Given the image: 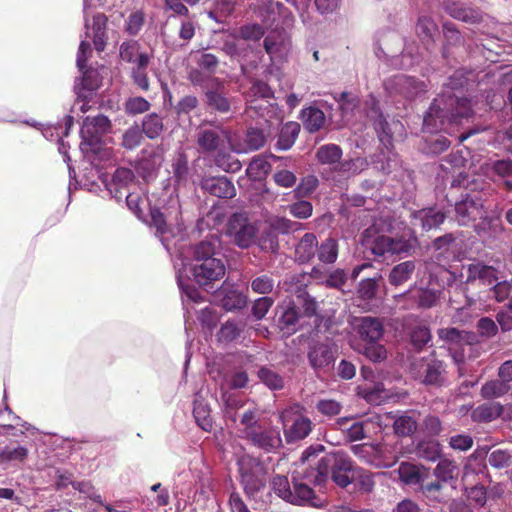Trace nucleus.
Returning <instances> with one entry per match:
<instances>
[{
	"label": "nucleus",
	"mask_w": 512,
	"mask_h": 512,
	"mask_svg": "<svg viewBox=\"0 0 512 512\" xmlns=\"http://www.w3.org/2000/svg\"><path fill=\"white\" fill-rule=\"evenodd\" d=\"M340 487H347L354 480V469L351 459L343 452L329 453L322 457L306 478L322 487L329 479Z\"/></svg>",
	"instance_id": "nucleus-1"
},
{
	"label": "nucleus",
	"mask_w": 512,
	"mask_h": 512,
	"mask_svg": "<svg viewBox=\"0 0 512 512\" xmlns=\"http://www.w3.org/2000/svg\"><path fill=\"white\" fill-rule=\"evenodd\" d=\"M216 240H205L194 248V257L189 271L199 285H208L225 275L226 268L221 259L214 257Z\"/></svg>",
	"instance_id": "nucleus-2"
},
{
	"label": "nucleus",
	"mask_w": 512,
	"mask_h": 512,
	"mask_svg": "<svg viewBox=\"0 0 512 512\" xmlns=\"http://www.w3.org/2000/svg\"><path fill=\"white\" fill-rule=\"evenodd\" d=\"M415 239H393L381 234L373 224L363 233L362 244L369 249L374 255L383 256L385 254H401L408 252L413 246Z\"/></svg>",
	"instance_id": "nucleus-3"
},
{
	"label": "nucleus",
	"mask_w": 512,
	"mask_h": 512,
	"mask_svg": "<svg viewBox=\"0 0 512 512\" xmlns=\"http://www.w3.org/2000/svg\"><path fill=\"white\" fill-rule=\"evenodd\" d=\"M241 483L248 495H254L265 485V468L256 459L249 455H243L239 461Z\"/></svg>",
	"instance_id": "nucleus-4"
},
{
	"label": "nucleus",
	"mask_w": 512,
	"mask_h": 512,
	"mask_svg": "<svg viewBox=\"0 0 512 512\" xmlns=\"http://www.w3.org/2000/svg\"><path fill=\"white\" fill-rule=\"evenodd\" d=\"M281 420L284 435L288 442L301 440L311 432V421L302 414V408L299 405L284 410L281 414Z\"/></svg>",
	"instance_id": "nucleus-5"
},
{
	"label": "nucleus",
	"mask_w": 512,
	"mask_h": 512,
	"mask_svg": "<svg viewBox=\"0 0 512 512\" xmlns=\"http://www.w3.org/2000/svg\"><path fill=\"white\" fill-rule=\"evenodd\" d=\"M258 228L243 214H234L228 221L226 235L237 246L247 248L254 243Z\"/></svg>",
	"instance_id": "nucleus-6"
},
{
	"label": "nucleus",
	"mask_w": 512,
	"mask_h": 512,
	"mask_svg": "<svg viewBox=\"0 0 512 512\" xmlns=\"http://www.w3.org/2000/svg\"><path fill=\"white\" fill-rule=\"evenodd\" d=\"M456 219L460 225H467L476 219L484 217L483 203L476 196H466L455 205Z\"/></svg>",
	"instance_id": "nucleus-7"
},
{
	"label": "nucleus",
	"mask_w": 512,
	"mask_h": 512,
	"mask_svg": "<svg viewBox=\"0 0 512 512\" xmlns=\"http://www.w3.org/2000/svg\"><path fill=\"white\" fill-rule=\"evenodd\" d=\"M230 151L235 153H247L252 150H258L264 146L266 138L262 131L258 129H249L246 133L244 143L238 142L235 135L223 133Z\"/></svg>",
	"instance_id": "nucleus-8"
},
{
	"label": "nucleus",
	"mask_w": 512,
	"mask_h": 512,
	"mask_svg": "<svg viewBox=\"0 0 512 512\" xmlns=\"http://www.w3.org/2000/svg\"><path fill=\"white\" fill-rule=\"evenodd\" d=\"M466 273L467 284L479 280L483 285L492 287L496 281L503 278L499 267L485 265L481 262L469 264Z\"/></svg>",
	"instance_id": "nucleus-9"
},
{
	"label": "nucleus",
	"mask_w": 512,
	"mask_h": 512,
	"mask_svg": "<svg viewBox=\"0 0 512 512\" xmlns=\"http://www.w3.org/2000/svg\"><path fill=\"white\" fill-rule=\"evenodd\" d=\"M110 121L106 116L99 115L95 118H86L81 128L83 144L94 147L100 141L101 135L109 131Z\"/></svg>",
	"instance_id": "nucleus-10"
},
{
	"label": "nucleus",
	"mask_w": 512,
	"mask_h": 512,
	"mask_svg": "<svg viewBox=\"0 0 512 512\" xmlns=\"http://www.w3.org/2000/svg\"><path fill=\"white\" fill-rule=\"evenodd\" d=\"M443 9L447 14L457 20L467 23H477L482 20V14L461 1L446 0L443 2Z\"/></svg>",
	"instance_id": "nucleus-11"
},
{
	"label": "nucleus",
	"mask_w": 512,
	"mask_h": 512,
	"mask_svg": "<svg viewBox=\"0 0 512 512\" xmlns=\"http://www.w3.org/2000/svg\"><path fill=\"white\" fill-rule=\"evenodd\" d=\"M311 473V469L307 471L302 472V481H299L297 479L294 480V502L296 504H309L312 506H321V500H319L313 491V489L310 487V484L315 485L313 482H310L306 475Z\"/></svg>",
	"instance_id": "nucleus-12"
},
{
	"label": "nucleus",
	"mask_w": 512,
	"mask_h": 512,
	"mask_svg": "<svg viewBox=\"0 0 512 512\" xmlns=\"http://www.w3.org/2000/svg\"><path fill=\"white\" fill-rule=\"evenodd\" d=\"M206 192L219 198H231L235 195V187L226 177H207L201 182Z\"/></svg>",
	"instance_id": "nucleus-13"
},
{
	"label": "nucleus",
	"mask_w": 512,
	"mask_h": 512,
	"mask_svg": "<svg viewBox=\"0 0 512 512\" xmlns=\"http://www.w3.org/2000/svg\"><path fill=\"white\" fill-rule=\"evenodd\" d=\"M172 209H165L162 211L158 208H152L150 211L151 222L157 229V232L164 234L168 231V227L177 223L179 216V205L174 203Z\"/></svg>",
	"instance_id": "nucleus-14"
},
{
	"label": "nucleus",
	"mask_w": 512,
	"mask_h": 512,
	"mask_svg": "<svg viewBox=\"0 0 512 512\" xmlns=\"http://www.w3.org/2000/svg\"><path fill=\"white\" fill-rule=\"evenodd\" d=\"M445 214L434 208L419 210L413 214V226H420L423 230H431L443 223Z\"/></svg>",
	"instance_id": "nucleus-15"
},
{
	"label": "nucleus",
	"mask_w": 512,
	"mask_h": 512,
	"mask_svg": "<svg viewBox=\"0 0 512 512\" xmlns=\"http://www.w3.org/2000/svg\"><path fill=\"white\" fill-rule=\"evenodd\" d=\"M408 296L414 299L417 306L420 308H431L439 299V293L435 290L411 288L406 293L395 296V300L398 304H400V301Z\"/></svg>",
	"instance_id": "nucleus-16"
},
{
	"label": "nucleus",
	"mask_w": 512,
	"mask_h": 512,
	"mask_svg": "<svg viewBox=\"0 0 512 512\" xmlns=\"http://www.w3.org/2000/svg\"><path fill=\"white\" fill-rule=\"evenodd\" d=\"M223 133L228 132H218L214 129H201L198 133V144L205 151L228 148L227 140Z\"/></svg>",
	"instance_id": "nucleus-17"
},
{
	"label": "nucleus",
	"mask_w": 512,
	"mask_h": 512,
	"mask_svg": "<svg viewBox=\"0 0 512 512\" xmlns=\"http://www.w3.org/2000/svg\"><path fill=\"white\" fill-rule=\"evenodd\" d=\"M357 322V331L362 339L368 342H376L382 337L383 326L378 319L362 317Z\"/></svg>",
	"instance_id": "nucleus-18"
},
{
	"label": "nucleus",
	"mask_w": 512,
	"mask_h": 512,
	"mask_svg": "<svg viewBox=\"0 0 512 512\" xmlns=\"http://www.w3.org/2000/svg\"><path fill=\"white\" fill-rule=\"evenodd\" d=\"M445 112L439 100H435L427 111L423 125L428 132H434L444 125Z\"/></svg>",
	"instance_id": "nucleus-19"
},
{
	"label": "nucleus",
	"mask_w": 512,
	"mask_h": 512,
	"mask_svg": "<svg viewBox=\"0 0 512 512\" xmlns=\"http://www.w3.org/2000/svg\"><path fill=\"white\" fill-rule=\"evenodd\" d=\"M504 412V406L497 402L486 403L472 411V419L477 422H489L500 417Z\"/></svg>",
	"instance_id": "nucleus-20"
},
{
	"label": "nucleus",
	"mask_w": 512,
	"mask_h": 512,
	"mask_svg": "<svg viewBox=\"0 0 512 512\" xmlns=\"http://www.w3.org/2000/svg\"><path fill=\"white\" fill-rule=\"evenodd\" d=\"M376 460L379 464H376L378 468H389L397 463L399 460V453L395 445L388 443L376 444Z\"/></svg>",
	"instance_id": "nucleus-21"
},
{
	"label": "nucleus",
	"mask_w": 512,
	"mask_h": 512,
	"mask_svg": "<svg viewBox=\"0 0 512 512\" xmlns=\"http://www.w3.org/2000/svg\"><path fill=\"white\" fill-rule=\"evenodd\" d=\"M317 244V238L314 234H305L296 246V258L302 263L310 261L315 255Z\"/></svg>",
	"instance_id": "nucleus-22"
},
{
	"label": "nucleus",
	"mask_w": 512,
	"mask_h": 512,
	"mask_svg": "<svg viewBox=\"0 0 512 512\" xmlns=\"http://www.w3.org/2000/svg\"><path fill=\"white\" fill-rule=\"evenodd\" d=\"M28 449L25 446L11 442L0 447V463L24 462L28 457Z\"/></svg>",
	"instance_id": "nucleus-23"
},
{
	"label": "nucleus",
	"mask_w": 512,
	"mask_h": 512,
	"mask_svg": "<svg viewBox=\"0 0 512 512\" xmlns=\"http://www.w3.org/2000/svg\"><path fill=\"white\" fill-rule=\"evenodd\" d=\"M415 271L413 261H405L394 266L388 276L389 283L393 286H400L406 283Z\"/></svg>",
	"instance_id": "nucleus-24"
},
{
	"label": "nucleus",
	"mask_w": 512,
	"mask_h": 512,
	"mask_svg": "<svg viewBox=\"0 0 512 512\" xmlns=\"http://www.w3.org/2000/svg\"><path fill=\"white\" fill-rule=\"evenodd\" d=\"M368 166V162L365 158L357 157L350 160L340 161L333 170L343 177H352L362 171Z\"/></svg>",
	"instance_id": "nucleus-25"
},
{
	"label": "nucleus",
	"mask_w": 512,
	"mask_h": 512,
	"mask_svg": "<svg viewBox=\"0 0 512 512\" xmlns=\"http://www.w3.org/2000/svg\"><path fill=\"white\" fill-rule=\"evenodd\" d=\"M150 62L149 55H142L137 60V63H134V66L131 70V77L135 85H137L140 89L147 91L150 87L149 79L146 74V68Z\"/></svg>",
	"instance_id": "nucleus-26"
},
{
	"label": "nucleus",
	"mask_w": 512,
	"mask_h": 512,
	"mask_svg": "<svg viewBox=\"0 0 512 512\" xmlns=\"http://www.w3.org/2000/svg\"><path fill=\"white\" fill-rule=\"evenodd\" d=\"M281 315L279 318V326L282 331L291 334L295 331V326L298 321V313L293 303L290 301L285 305L279 307Z\"/></svg>",
	"instance_id": "nucleus-27"
},
{
	"label": "nucleus",
	"mask_w": 512,
	"mask_h": 512,
	"mask_svg": "<svg viewBox=\"0 0 512 512\" xmlns=\"http://www.w3.org/2000/svg\"><path fill=\"white\" fill-rule=\"evenodd\" d=\"M302 121L305 129L309 132H316L323 127L325 115L316 107H308L302 110Z\"/></svg>",
	"instance_id": "nucleus-28"
},
{
	"label": "nucleus",
	"mask_w": 512,
	"mask_h": 512,
	"mask_svg": "<svg viewBox=\"0 0 512 512\" xmlns=\"http://www.w3.org/2000/svg\"><path fill=\"white\" fill-rule=\"evenodd\" d=\"M309 360L314 368H321L333 361L331 348L326 344L315 345L309 352Z\"/></svg>",
	"instance_id": "nucleus-29"
},
{
	"label": "nucleus",
	"mask_w": 512,
	"mask_h": 512,
	"mask_svg": "<svg viewBox=\"0 0 512 512\" xmlns=\"http://www.w3.org/2000/svg\"><path fill=\"white\" fill-rule=\"evenodd\" d=\"M342 150L336 144H326L318 148L316 158L323 165H333L334 167L340 162Z\"/></svg>",
	"instance_id": "nucleus-30"
},
{
	"label": "nucleus",
	"mask_w": 512,
	"mask_h": 512,
	"mask_svg": "<svg viewBox=\"0 0 512 512\" xmlns=\"http://www.w3.org/2000/svg\"><path fill=\"white\" fill-rule=\"evenodd\" d=\"M300 132V125L296 122L286 123L279 135L277 146L281 150H288L294 144L298 134Z\"/></svg>",
	"instance_id": "nucleus-31"
},
{
	"label": "nucleus",
	"mask_w": 512,
	"mask_h": 512,
	"mask_svg": "<svg viewBox=\"0 0 512 512\" xmlns=\"http://www.w3.org/2000/svg\"><path fill=\"white\" fill-rule=\"evenodd\" d=\"M251 439L255 445L265 450H271L281 445V437L277 431L253 433Z\"/></svg>",
	"instance_id": "nucleus-32"
},
{
	"label": "nucleus",
	"mask_w": 512,
	"mask_h": 512,
	"mask_svg": "<svg viewBox=\"0 0 512 512\" xmlns=\"http://www.w3.org/2000/svg\"><path fill=\"white\" fill-rule=\"evenodd\" d=\"M510 384L504 382L501 378L486 382L481 388V396L484 399L501 397L509 392Z\"/></svg>",
	"instance_id": "nucleus-33"
},
{
	"label": "nucleus",
	"mask_w": 512,
	"mask_h": 512,
	"mask_svg": "<svg viewBox=\"0 0 512 512\" xmlns=\"http://www.w3.org/2000/svg\"><path fill=\"white\" fill-rule=\"evenodd\" d=\"M106 23L107 18L104 14H97L93 18V43L98 51H103L106 46Z\"/></svg>",
	"instance_id": "nucleus-34"
},
{
	"label": "nucleus",
	"mask_w": 512,
	"mask_h": 512,
	"mask_svg": "<svg viewBox=\"0 0 512 512\" xmlns=\"http://www.w3.org/2000/svg\"><path fill=\"white\" fill-rule=\"evenodd\" d=\"M400 480L407 485L419 484L424 477L423 472L411 463L403 462L398 468Z\"/></svg>",
	"instance_id": "nucleus-35"
},
{
	"label": "nucleus",
	"mask_w": 512,
	"mask_h": 512,
	"mask_svg": "<svg viewBox=\"0 0 512 512\" xmlns=\"http://www.w3.org/2000/svg\"><path fill=\"white\" fill-rule=\"evenodd\" d=\"M353 419L349 417L339 418L336 424L341 430L346 431L347 437L350 441L361 440L365 437L364 424L362 422H353L348 426L349 422Z\"/></svg>",
	"instance_id": "nucleus-36"
},
{
	"label": "nucleus",
	"mask_w": 512,
	"mask_h": 512,
	"mask_svg": "<svg viewBox=\"0 0 512 512\" xmlns=\"http://www.w3.org/2000/svg\"><path fill=\"white\" fill-rule=\"evenodd\" d=\"M352 453L358 457L360 460L373 465L376 467V464L380 462L376 460V444L374 443H362L351 446Z\"/></svg>",
	"instance_id": "nucleus-37"
},
{
	"label": "nucleus",
	"mask_w": 512,
	"mask_h": 512,
	"mask_svg": "<svg viewBox=\"0 0 512 512\" xmlns=\"http://www.w3.org/2000/svg\"><path fill=\"white\" fill-rule=\"evenodd\" d=\"M441 454V447L437 441L429 440L422 441L418 444L416 448V455L419 458L428 460V461H436Z\"/></svg>",
	"instance_id": "nucleus-38"
},
{
	"label": "nucleus",
	"mask_w": 512,
	"mask_h": 512,
	"mask_svg": "<svg viewBox=\"0 0 512 512\" xmlns=\"http://www.w3.org/2000/svg\"><path fill=\"white\" fill-rule=\"evenodd\" d=\"M264 47L271 57H281L287 50V43L281 35H269L265 38Z\"/></svg>",
	"instance_id": "nucleus-39"
},
{
	"label": "nucleus",
	"mask_w": 512,
	"mask_h": 512,
	"mask_svg": "<svg viewBox=\"0 0 512 512\" xmlns=\"http://www.w3.org/2000/svg\"><path fill=\"white\" fill-rule=\"evenodd\" d=\"M338 256V244L333 238H328L318 248V258L321 262L332 264Z\"/></svg>",
	"instance_id": "nucleus-40"
},
{
	"label": "nucleus",
	"mask_w": 512,
	"mask_h": 512,
	"mask_svg": "<svg viewBox=\"0 0 512 512\" xmlns=\"http://www.w3.org/2000/svg\"><path fill=\"white\" fill-rule=\"evenodd\" d=\"M393 427L396 434L408 436L416 431L417 421L412 416L403 414L395 417Z\"/></svg>",
	"instance_id": "nucleus-41"
},
{
	"label": "nucleus",
	"mask_w": 512,
	"mask_h": 512,
	"mask_svg": "<svg viewBox=\"0 0 512 512\" xmlns=\"http://www.w3.org/2000/svg\"><path fill=\"white\" fill-rule=\"evenodd\" d=\"M175 268L177 269V282L180 289L183 293L192 301L199 302L201 300V295L199 291L190 285H185L183 273L186 271V264L184 261H181V264L175 262Z\"/></svg>",
	"instance_id": "nucleus-42"
},
{
	"label": "nucleus",
	"mask_w": 512,
	"mask_h": 512,
	"mask_svg": "<svg viewBox=\"0 0 512 512\" xmlns=\"http://www.w3.org/2000/svg\"><path fill=\"white\" fill-rule=\"evenodd\" d=\"M226 149L228 148L226 147L219 149L215 157V163L224 171L235 173L241 169V163L238 159L232 157L230 154H227L225 152Z\"/></svg>",
	"instance_id": "nucleus-43"
},
{
	"label": "nucleus",
	"mask_w": 512,
	"mask_h": 512,
	"mask_svg": "<svg viewBox=\"0 0 512 512\" xmlns=\"http://www.w3.org/2000/svg\"><path fill=\"white\" fill-rule=\"evenodd\" d=\"M443 364L441 361L432 360L425 368L424 382L426 384H441L443 381Z\"/></svg>",
	"instance_id": "nucleus-44"
},
{
	"label": "nucleus",
	"mask_w": 512,
	"mask_h": 512,
	"mask_svg": "<svg viewBox=\"0 0 512 512\" xmlns=\"http://www.w3.org/2000/svg\"><path fill=\"white\" fill-rule=\"evenodd\" d=\"M120 57L123 61L137 63L142 55H147L140 51L139 44L136 41L123 42L120 46Z\"/></svg>",
	"instance_id": "nucleus-45"
},
{
	"label": "nucleus",
	"mask_w": 512,
	"mask_h": 512,
	"mask_svg": "<svg viewBox=\"0 0 512 512\" xmlns=\"http://www.w3.org/2000/svg\"><path fill=\"white\" fill-rule=\"evenodd\" d=\"M439 338L449 346H460L466 342V335L456 328H442L438 330Z\"/></svg>",
	"instance_id": "nucleus-46"
},
{
	"label": "nucleus",
	"mask_w": 512,
	"mask_h": 512,
	"mask_svg": "<svg viewBox=\"0 0 512 512\" xmlns=\"http://www.w3.org/2000/svg\"><path fill=\"white\" fill-rule=\"evenodd\" d=\"M102 84V77L100 72L95 69H89L84 72L81 84H78L80 89L93 93Z\"/></svg>",
	"instance_id": "nucleus-47"
},
{
	"label": "nucleus",
	"mask_w": 512,
	"mask_h": 512,
	"mask_svg": "<svg viewBox=\"0 0 512 512\" xmlns=\"http://www.w3.org/2000/svg\"><path fill=\"white\" fill-rule=\"evenodd\" d=\"M163 130L162 119L155 113L147 115L143 121V131L149 138L158 137Z\"/></svg>",
	"instance_id": "nucleus-48"
},
{
	"label": "nucleus",
	"mask_w": 512,
	"mask_h": 512,
	"mask_svg": "<svg viewBox=\"0 0 512 512\" xmlns=\"http://www.w3.org/2000/svg\"><path fill=\"white\" fill-rule=\"evenodd\" d=\"M490 292L497 302L505 301L512 294V279H499L490 288Z\"/></svg>",
	"instance_id": "nucleus-49"
},
{
	"label": "nucleus",
	"mask_w": 512,
	"mask_h": 512,
	"mask_svg": "<svg viewBox=\"0 0 512 512\" xmlns=\"http://www.w3.org/2000/svg\"><path fill=\"white\" fill-rule=\"evenodd\" d=\"M272 486L275 493L282 499L294 502L293 492L290 489L289 481L285 476L277 475L272 480Z\"/></svg>",
	"instance_id": "nucleus-50"
},
{
	"label": "nucleus",
	"mask_w": 512,
	"mask_h": 512,
	"mask_svg": "<svg viewBox=\"0 0 512 512\" xmlns=\"http://www.w3.org/2000/svg\"><path fill=\"white\" fill-rule=\"evenodd\" d=\"M457 470L456 464L448 459H442L434 470L435 476L443 482L453 479L455 471Z\"/></svg>",
	"instance_id": "nucleus-51"
},
{
	"label": "nucleus",
	"mask_w": 512,
	"mask_h": 512,
	"mask_svg": "<svg viewBox=\"0 0 512 512\" xmlns=\"http://www.w3.org/2000/svg\"><path fill=\"white\" fill-rule=\"evenodd\" d=\"M270 170V164L263 158L257 157L251 161L247 168V174L252 179H261Z\"/></svg>",
	"instance_id": "nucleus-52"
},
{
	"label": "nucleus",
	"mask_w": 512,
	"mask_h": 512,
	"mask_svg": "<svg viewBox=\"0 0 512 512\" xmlns=\"http://www.w3.org/2000/svg\"><path fill=\"white\" fill-rule=\"evenodd\" d=\"M245 305L246 297L238 291H230L222 299V306L227 311L241 309Z\"/></svg>",
	"instance_id": "nucleus-53"
},
{
	"label": "nucleus",
	"mask_w": 512,
	"mask_h": 512,
	"mask_svg": "<svg viewBox=\"0 0 512 512\" xmlns=\"http://www.w3.org/2000/svg\"><path fill=\"white\" fill-rule=\"evenodd\" d=\"M75 90L77 94V100L72 107V111L76 112L79 110L81 113H86L91 107L90 103H94V94L80 89L79 85L75 86Z\"/></svg>",
	"instance_id": "nucleus-54"
},
{
	"label": "nucleus",
	"mask_w": 512,
	"mask_h": 512,
	"mask_svg": "<svg viewBox=\"0 0 512 512\" xmlns=\"http://www.w3.org/2000/svg\"><path fill=\"white\" fill-rule=\"evenodd\" d=\"M193 413L198 425L203 430L210 431L212 428V421L208 407L202 403H195Z\"/></svg>",
	"instance_id": "nucleus-55"
},
{
	"label": "nucleus",
	"mask_w": 512,
	"mask_h": 512,
	"mask_svg": "<svg viewBox=\"0 0 512 512\" xmlns=\"http://www.w3.org/2000/svg\"><path fill=\"white\" fill-rule=\"evenodd\" d=\"M209 106L219 112H227L230 109L229 100L219 91H208L206 93Z\"/></svg>",
	"instance_id": "nucleus-56"
},
{
	"label": "nucleus",
	"mask_w": 512,
	"mask_h": 512,
	"mask_svg": "<svg viewBox=\"0 0 512 512\" xmlns=\"http://www.w3.org/2000/svg\"><path fill=\"white\" fill-rule=\"evenodd\" d=\"M363 354L373 362H381L387 357L385 347L376 342H368L364 347Z\"/></svg>",
	"instance_id": "nucleus-57"
},
{
	"label": "nucleus",
	"mask_w": 512,
	"mask_h": 512,
	"mask_svg": "<svg viewBox=\"0 0 512 512\" xmlns=\"http://www.w3.org/2000/svg\"><path fill=\"white\" fill-rule=\"evenodd\" d=\"M150 109V103L143 97H131L125 103V110L128 114L137 115Z\"/></svg>",
	"instance_id": "nucleus-58"
},
{
	"label": "nucleus",
	"mask_w": 512,
	"mask_h": 512,
	"mask_svg": "<svg viewBox=\"0 0 512 512\" xmlns=\"http://www.w3.org/2000/svg\"><path fill=\"white\" fill-rule=\"evenodd\" d=\"M238 33L244 40L258 41L264 35V28L259 24H247L242 26Z\"/></svg>",
	"instance_id": "nucleus-59"
},
{
	"label": "nucleus",
	"mask_w": 512,
	"mask_h": 512,
	"mask_svg": "<svg viewBox=\"0 0 512 512\" xmlns=\"http://www.w3.org/2000/svg\"><path fill=\"white\" fill-rule=\"evenodd\" d=\"M258 376L270 389H281L283 387V379L269 369L261 368L258 372Z\"/></svg>",
	"instance_id": "nucleus-60"
},
{
	"label": "nucleus",
	"mask_w": 512,
	"mask_h": 512,
	"mask_svg": "<svg viewBox=\"0 0 512 512\" xmlns=\"http://www.w3.org/2000/svg\"><path fill=\"white\" fill-rule=\"evenodd\" d=\"M290 214L295 218L306 219L312 215L313 207L309 201L301 200L288 206Z\"/></svg>",
	"instance_id": "nucleus-61"
},
{
	"label": "nucleus",
	"mask_w": 512,
	"mask_h": 512,
	"mask_svg": "<svg viewBox=\"0 0 512 512\" xmlns=\"http://www.w3.org/2000/svg\"><path fill=\"white\" fill-rule=\"evenodd\" d=\"M430 339V330L426 326H417L411 332V342L416 348L424 347Z\"/></svg>",
	"instance_id": "nucleus-62"
},
{
	"label": "nucleus",
	"mask_w": 512,
	"mask_h": 512,
	"mask_svg": "<svg viewBox=\"0 0 512 512\" xmlns=\"http://www.w3.org/2000/svg\"><path fill=\"white\" fill-rule=\"evenodd\" d=\"M396 83L399 86V92L407 97H412L418 92V85L416 81L410 77L399 76L396 79Z\"/></svg>",
	"instance_id": "nucleus-63"
},
{
	"label": "nucleus",
	"mask_w": 512,
	"mask_h": 512,
	"mask_svg": "<svg viewBox=\"0 0 512 512\" xmlns=\"http://www.w3.org/2000/svg\"><path fill=\"white\" fill-rule=\"evenodd\" d=\"M273 287V280L266 275L259 276L251 282V289L258 294H268L273 290Z\"/></svg>",
	"instance_id": "nucleus-64"
}]
</instances>
